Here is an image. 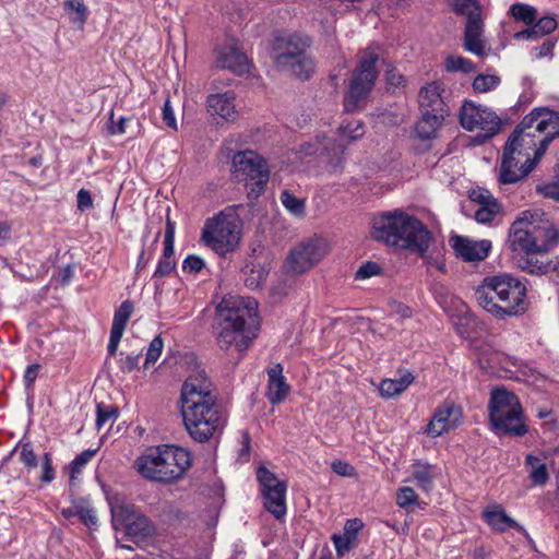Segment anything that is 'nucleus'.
Masks as SVG:
<instances>
[{"instance_id": "4", "label": "nucleus", "mask_w": 559, "mask_h": 559, "mask_svg": "<svg viewBox=\"0 0 559 559\" xmlns=\"http://www.w3.org/2000/svg\"><path fill=\"white\" fill-rule=\"evenodd\" d=\"M474 295L477 304L497 319L520 316L526 311V286L508 274L486 277L475 288Z\"/></svg>"}, {"instance_id": "51", "label": "nucleus", "mask_w": 559, "mask_h": 559, "mask_svg": "<svg viewBox=\"0 0 559 559\" xmlns=\"http://www.w3.org/2000/svg\"><path fill=\"white\" fill-rule=\"evenodd\" d=\"M205 263L202 258L195 254H189L182 262V270L188 273L197 274L202 271Z\"/></svg>"}, {"instance_id": "14", "label": "nucleus", "mask_w": 559, "mask_h": 559, "mask_svg": "<svg viewBox=\"0 0 559 559\" xmlns=\"http://www.w3.org/2000/svg\"><path fill=\"white\" fill-rule=\"evenodd\" d=\"M460 122L467 131H481L485 138L496 135L501 128V120L493 111L473 102H465L462 105Z\"/></svg>"}, {"instance_id": "18", "label": "nucleus", "mask_w": 559, "mask_h": 559, "mask_svg": "<svg viewBox=\"0 0 559 559\" xmlns=\"http://www.w3.org/2000/svg\"><path fill=\"white\" fill-rule=\"evenodd\" d=\"M462 419V409L452 401H444L436 408L431 420L427 425L428 436L436 438L447 432L451 428L460 425Z\"/></svg>"}, {"instance_id": "30", "label": "nucleus", "mask_w": 559, "mask_h": 559, "mask_svg": "<svg viewBox=\"0 0 559 559\" xmlns=\"http://www.w3.org/2000/svg\"><path fill=\"white\" fill-rule=\"evenodd\" d=\"M415 377L411 372H405L399 379H384L380 383V394L383 397H393L404 392L414 381Z\"/></svg>"}, {"instance_id": "29", "label": "nucleus", "mask_w": 559, "mask_h": 559, "mask_svg": "<svg viewBox=\"0 0 559 559\" xmlns=\"http://www.w3.org/2000/svg\"><path fill=\"white\" fill-rule=\"evenodd\" d=\"M557 27V22L551 16L540 17L536 23L521 32H518L514 37L518 40L521 39H532L536 40L543 36H546L554 32Z\"/></svg>"}, {"instance_id": "32", "label": "nucleus", "mask_w": 559, "mask_h": 559, "mask_svg": "<svg viewBox=\"0 0 559 559\" xmlns=\"http://www.w3.org/2000/svg\"><path fill=\"white\" fill-rule=\"evenodd\" d=\"M528 467V477L534 486H544L549 480V473L545 462L538 456L528 454L525 459Z\"/></svg>"}, {"instance_id": "13", "label": "nucleus", "mask_w": 559, "mask_h": 559, "mask_svg": "<svg viewBox=\"0 0 559 559\" xmlns=\"http://www.w3.org/2000/svg\"><path fill=\"white\" fill-rule=\"evenodd\" d=\"M257 479L260 484L261 493L264 498V508L277 520L283 519L287 511V486L285 481H281L274 473L264 466H260L258 468Z\"/></svg>"}, {"instance_id": "64", "label": "nucleus", "mask_w": 559, "mask_h": 559, "mask_svg": "<svg viewBox=\"0 0 559 559\" xmlns=\"http://www.w3.org/2000/svg\"><path fill=\"white\" fill-rule=\"evenodd\" d=\"M123 333L118 331H110V337L108 343V353L110 356H115L119 346V342L122 337Z\"/></svg>"}, {"instance_id": "22", "label": "nucleus", "mask_w": 559, "mask_h": 559, "mask_svg": "<svg viewBox=\"0 0 559 559\" xmlns=\"http://www.w3.org/2000/svg\"><path fill=\"white\" fill-rule=\"evenodd\" d=\"M548 253V250L536 249L520 257L518 259V265L522 271L532 275H544L556 271L559 261L552 260Z\"/></svg>"}, {"instance_id": "55", "label": "nucleus", "mask_w": 559, "mask_h": 559, "mask_svg": "<svg viewBox=\"0 0 559 559\" xmlns=\"http://www.w3.org/2000/svg\"><path fill=\"white\" fill-rule=\"evenodd\" d=\"M364 523L359 519H350L347 520L344 525V532L343 535L350 538L356 543L357 540V534L362 528Z\"/></svg>"}, {"instance_id": "61", "label": "nucleus", "mask_w": 559, "mask_h": 559, "mask_svg": "<svg viewBox=\"0 0 559 559\" xmlns=\"http://www.w3.org/2000/svg\"><path fill=\"white\" fill-rule=\"evenodd\" d=\"M331 468L340 476H352L354 472V467L352 465L341 460L334 461L331 464Z\"/></svg>"}, {"instance_id": "25", "label": "nucleus", "mask_w": 559, "mask_h": 559, "mask_svg": "<svg viewBox=\"0 0 559 559\" xmlns=\"http://www.w3.org/2000/svg\"><path fill=\"white\" fill-rule=\"evenodd\" d=\"M269 384H267V400L272 405L282 403L289 393L290 386L283 376V367L276 364L267 370Z\"/></svg>"}, {"instance_id": "21", "label": "nucleus", "mask_w": 559, "mask_h": 559, "mask_svg": "<svg viewBox=\"0 0 559 559\" xmlns=\"http://www.w3.org/2000/svg\"><path fill=\"white\" fill-rule=\"evenodd\" d=\"M215 64L219 69H227L239 75L249 69L247 56L234 44L224 45L216 49Z\"/></svg>"}, {"instance_id": "19", "label": "nucleus", "mask_w": 559, "mask_h": 559, "mask_svg": "<svg viewBox=\"0 0 559 559\" xmlns=\"http://www.w3.org/2000/svg\"><path fill=\"white\" fill-rule=\"evenodd\" d=\"M451 241L456 257L465 262L483 261L491 250V242L486 239L472 240L467 237L454 236Z\"/></svg>"}, {"instance_id": "39", "label": "nucleus", "mask_w": 559, "mask_h": 559, "mask_svg": "<svg viewBox=\"0 0 559 559\" xmlns=\"http://www.w3.org/2000/svg\"><path fill=\"white\" fill-rule=\"evenodd\" d=\"M118 418V408L115 406H106L103 403L96 405V428L100 430L106 424L112 425Z\"/></svg>"}, {"instance_id": "2", "label": "nucleus", "mask_w": 559, "mask_h": 559, "mask_svg": "<svg viewBox=\"0 0 559 559\" xmlns=\"http://www.w3.org/2000/svg\"><path fill=\"white\" fill-rule=\"evenodd\" d=\"M258 302L250 297L226 296L216 308V341L223 350H246L258 329Z\"/></svg>"}, {"instance_id": "52", "label": "nucleus", "mask_w": 559, "mask_h": 559, "mask_svg": "<svg viewBox=\"0 0 559 559\" xmlns=\"http://www.w3.org/2000/svg\"><path fill=\"white\" fill-rule=\"evenodd\" d=\"M175 270H176L175 259H167V258L160 257L153 277H159V278L166 277V276L170 275Z\"/></svg>"}, {"instance_id": "38", "label": "nucleus", "mask_w": 559, "mask_h": 559, "mask_svg": "<svg viewBox=\"0 0 559 559\" xmlns=\"http://www.w3.org/2000/svg\"><path fill=\"white\" fill-rule=\"evenodd\" d=\"M281 202L285 206V209L292 213L293 215L297 217L305 216L306 206L305 201L295 197L293 193H290L288 190H284L281 193Z\"/></svg>"}, {"instance_id": "43", "label": "nucleus", "mask_w": 559, "mask_h": 559, "mask_svg": "<svg viewBox=\"0 0 559 559\" xmlns=\"http://www.w3.org/2000/svg\"><path fill=\"white\" fill-rule=\"evenodd\" d=\"M501 207L498 201H491V204L479 206L475 212V219L478 223H490L495 216L500 212Z\"/></svg>"}, {"instance_id": "23", "label": "nucleus", "mask_w": 559, "mask_h": 559, "mask_svg": "<svg viewBox=\"0 0 559 559\" xmlns=\"http://www.w3.org/2000/svg\"><path fill=\"white\" fill-rule=\"evenodd\" d=\"M443 93L444 88L440 82L435 81L423 86L418 94L419 109L431 112H448Z\"/></svg>"}, {"instance_id": "6", "label": "nucleus", "mask_w": 559, "mask_h": 559, "mask_svg": "<svg viewBox=\"0 0 559 559\" xmlns=\"http://www.w3.org/2000/svg\"><path fill=\"white\" fill-rule=\"evenodd\" d=\"M338 139L317 135L314 141L306 142L300 146V154L305 156L319 155L329 174L343 171L346 145L360 139L364 131V123L359 120L341 124L337 129Z\"/></svg>"}, {"instance_id": "24", "label": "nucleus", "mask_w": 559, "mask_h": 559, "mask_svg": "<svg viewBox=\"0 0 559 559\" xmlns=\"http://www.w3.org/2000/svg\"><path fill=\"white\" fill-rule=\"evenodd\" d=\"M207 110L227 121H235L238 118L235 94L230 91L211 94L207 98Z\"/></svg>"}, {"instance_id": "47", "label": "nucleus", "mask_w": 559, "mask_h": 559, "mask_svg": "<svg viewBox=\"0 0 559 559\" xmlns=\"http://www.w3.org/2000/svg\"><path fill=\"white\" fill-rule=\"evenodd\" d=\"M75 514L87 526L97 524V516L93 508L83 502L75 503Z\"/></svg>"}, {"instance_id": "56", "label": "nucleus", "mask_w": 559, "mask_h": 559, "mask_svg": "<svg viewBox=\"0 0 559 559\" xmlns=\"http://www.w3.org/2000/svg\"><path fill=\"white\" fill-rule=\"evenodd\" d=\"M405 78L395 71V69H389L386 71V83L389 88H393L395 92L396 88H402L405 86Z\"/></svg>"}, {"instance_id": "44", "label": "nucleus", "mask_w": 559, "mask_h": 559, "mask_svg": "<svg viewBox=\"0 0 559 559\" xmlns=\"http://www.w3.org/2000/svg\"><path fill=\"white\" fill-rule=\"evenodd\" d=\"M174 243H175V223H173L170 221V218L168 217L167 222H166L164 250H163L162 258L174 259V254H175Z\"/></svg>"}, {"instance_id": "3", "label": "nucleus", "mask_w": 559, "mask_h": 559, "mask_svg": "<svg viewBox=\"0 0 559 559\" xmlns=\"http://www.w3.org/2000/svg\"><path fill=\"white\" fill-rule=\"evenodd\" d=\"M371 237L425 258L433 239L429 229L416 217L402 211L384 213L372 221Z\"/></svg>"}, {"instance_id": "54", "label": "nucleus", "mask_w": 559, "mask_h": 559, "mask_svg": "<svg viewBox=\"0 0 559 559\" xmlns=\"http://www.w3.org/2000/svg\"><path fill=\"white\" fill-rule=\"evenodd\" d=\"M380 273V266L376 262L368 261L356 271V280H366Z\"/></svg>"}, {"instance_id": "36", "label": "nucleus", "mask_w": 559, "mask_h": 559, "mask_svg": "<svg viewBox=\"0 0 559 559\" xmlns=\"http://www.w3.org/2000/svg\"><path fill=\"white\" fill-rule=\"evenodd\" d=\"M133 312V304L130 300H124L116 310L112 319L111 330L124 332L126 325Z\"/></svg>"}, {"instance_id": "12", "label": "nucleus", "mask_w": 559, "mask_h": 559, "mask_svg": "<svg viewBox=\"0 0 559 559\" xmlns=\"http://www.w3.org/2000/svg\"><path fill=\"white\" fill-rule=\"evenodd\" d=\"M201 239L218 254L233 251L240 239L235 216L219 212L206 219Z\"/></svg>"}, {"instance_id": "57", "label": "nucleus", "mask_w": 559, "mask_h": 559, "mask_svg": "<svg viewBox=\"0 0 559 559\" xmlns=\"http://www.w3.org/2000/svg\"><path fill=\"white\" fill-rule=\"evenodd\" d=\"M43 475H41V481L44 483H50L55 478V469L52 467V460L49 453H45L43 456Z\"/></svg>"}, {"instance_id": "50", "label": "nucleus", "mask_w": 559, "mask_h": 559, "mask_svg": "<svg viewBox=\"0 0 559 559\" xmlns=\"http://www.w3.org/2000/svg\"><path fill=\"white\" fill-rule=\"evenodd\" d=\"M95 450H86L79 454L71 463V477L74 478L75 474L81 473L82 468L92 460L95 455Z\"/></svg>"}, {"instance_id": "59", "label": "nucleus", "mask_w": 559, "mask_h": 559, "mask_svg": "<svg viewBox=\"0 0 559 559\" xmlns=\"http://www.w3.org/2000/svg\"><path fill=\"white\" fill-rule=\"evenodd\" d=\"M163 120L166 123L167 127L177 130V121L173 111V108L170 106L169 99H166L163 106Z\"/></svg>"}, {"instance_id": "40", "label": "nucleus", "mask_w": 559, "mask_h": 559, "mask_svg": "<svg viewBox=\"0 0 559 559\" xmlns=\"http://www.w3.org/2000/svg\"><path fill=\"white\" fill-rule=\"evenodd\" d=\"M485 516L489 525L497 527L500 531H504L506 528L512 527L516 524L515 521L509 518L501 509L487 511Z\"/></svg>"}, {"instance_id": "37", "label": "nucleus", "mask_w": 559, "mask_h": 559, "mask_svg": "<svg viewBox=\"0 0 559 559\" xmlns=\"http://www.w3.org/2000/svg\"><path fill=\"white\" fill-rule=\"evenodd\" d=\"M510 14L515 21L533 25L537 20V11L534 7L525 3H515L510 8Z\"/></svg>"}, {"instance_id": "41", "label": "nucleus", "mask_w": 559, "mask_h": 559, "mask_svg": "<svg viewBox=\"0 0 559 559\" xmlns=\"http://www.w3.org/2000/svg\"><path fill=\"white\" fill-rule=\"evenodd\" d=\"M500 78L492 74H479L474 79L473 88L477 93H487L500 84Z\"/></svg>"}, {"instance_id": "17", "label": "nucleus", "mask_w": 559, "mask_h": 559, "mask_svg": "<svg viewBox=\"0 0 559 559\" xmlns=\"http://www.w3.org/2000/svg\"><path fill=\"white\" fill-rule=\"evenodd\" d=\"M532 217L526 219L531 237L536 248L550 251L559 241V233L554 224L542 212H531Z\"/></svg>"}, {"instance_id": "35", "label": "nucleus", "mask_w": 559, "mask_h": 559, "mask_svg": "<svg viewBox=\"0 0 559 559\" xmlns=\"http://www.w3.org/2000/svg\"><path fill=\"white\" fill-rule=\"evenodd\" d=\"M454 12L465 15L467 21L481 19L477 0H448Z\"/></svg>"}, {"instance_id": "9", "label": "nucleus", "mask_w": 559, "mask_h": 559, "mask_svg": "<svg viewBox=\"0 0 559 559\" xmlns=\"http://www.w3.org/2000/svg\"><path fill=\"white\" fill-rule=\"evenodd\" d=\"M231 169L234 177L245 182L249 199H257L264 192L270 169L263 156L252 150L238 151L233 156Z\"/></svg>"}, {"instance_id": "15", "label": "nucleus", "mask_w": 559, "mask_h": 559, "mask_svg": "<svg viewBox=\"0 0 559 559\" xmlns=\"http://www.w3.org/2000/svg\"><path fill=\"white\" fill-rule=\"evenodd\" d=\"M326 252L328 246L324 240L308 239L290 251L286 260V267L295 274H301L319 263Z\"/></svg>"}, {"instance_id": "62", "label": "nucleus", "mask_w": 559, "mask_h": 559, "mask_svg": "<svg viewBox=\"0 0 559 559\" xmlns=\"http://www.w3.org/2000/svg\"><path fill=\"white\" fill-rule=\"evenodd\" d=\"M140 355H128L120 362V369L122 372H132L139 366Z\"/></svg>"}, {"instance_id": "31", "label": "nucleus", "mask_w": 559, "mask_h": 559, "mask_svg": "<svg viewBox=\"0 0 559 559\" xmlns=\"http://www.w3.org/2000/svg\"><path fill=\"white\" fill-rule=\"evenodd\" d=\"M127 535L132 538H144L155 533L154 524L142 513H136L126 526Z\"/></svg>"}, {"instance_id": "26", "label": "nucleus", "mask_w": 559, "mask_h": 559, "mask_svg": "<svg viewBox=\"0 0 559 559\" xmlns=\"http://www.w3.org/2000/svg\"><path fill=\"white\" fill-rule=\"evenodd\" d=\"M421 117L416 123V133L421 140H429L437 135L448 112L420 110Z\"/></svg>"}, {"instance_id": "10", "label": "nucleus", "mask_w": 559, "mask_h": 559, "mask_svg": "<svg viewBox=\"0 0 559 559\" xmlns=\"http://www.w3.org/2000/svg\"><path fill=\"white\" fill-rule=\"evenodd\" d=\"M379 55L371 48H367L354 70L348 92L344 97V109L353 112L360 107L372 91L377 76V62Z\"/></svg>"}, {"instance_id": "33", "label": "nucleus", "mask_w": 559, "mask_h": 559, "mask_svg": "<svg viewBox=\"0 0 559 559\" xmlns=\"http://www.w3.org/2000/svg\"><path fill=\"white\" fill-rule=\"evenodd\" d=\"M243 272L247 275L245 284L250 289L261 288L269 275V270L260 264H252L251 266L247 264Z\"/></svg>"}, {"instance_id": "8", "label": "nucleus", "mask_w": 559, "mask_h": 559, "mask_svg": "<svg viewBox=\"0 0 559 559\" xmlns=\"http://www.w3.org/2000/svg\"><path fill=\"white\" fill-rule=\"evenodd\" d=\"M489 418L497 435L521 437L527 431L522 420V408L518 397L504 389L491 392Z\"/></svg>"}, {"instance_id": "48", "label": "nucleus", "mask_w": 559, "mask_h": 559, "mask_svg": "<svg viewBox=\"0 0 559 559\" xmlns=\"http://www.w3.org/2000/svg\"><path fill=\"white\" fill-rule=\"evenodd\" d=\"M418 495L411 487H402L396 493V503L400 508L406 509L411 504L417 503Z\"/></svg>"}, {"instance_id": "45", "label": "nucleus", "mask_w": 559, "mask_h": 559, "mask_svg": "<svg viewBox=\"0 0 559 559\" xmlns=\"http://www.w3.org/2000/svg\"><path fill=\"white\" fill-rule=\"evenodd\" d=\"M164 348V341L160 336H155L147 348L146 358L144 362V367L148 368L151 365H154L159 358Z\"/></svg>"}, {"instance_id": "46", "label": "nucleus", "mask_w": 559, "mask_h": 559, "mask_svg": "<svg viewBox=\"0 0 559 559\" xmlns=\"http://www.w3.org/2000/svg\"><path fill=\"white\" fill-rule=\"evenodd\" d=\"M64 8L70 11H74L75 15L71 17L73 23H78L83 26L86 21V7L81 0H67Z\"/></svg>"}, {"instance_id": "49", "label": "nucleus", "mask_w": 559, "mask_h": 559, "mask_svg": "<svg viewBox=\"0 0 559 559\" xmlns=\"http://www.w3.org/2000/svg\"><path fill=\"white\" fill-rule=\"evenodd\" d=\"M332 540L338 557L344 556L346 552L355 548L357 545V543L344 536L343 534L333 535Z\"/></svg>"}, {"instance_id": "60", "label": "nucleus", "mask_w": 559, "mask_h": 559, "mask_svg": "<svg viewBox=\"0 0 559 559\" xmlns=\"http://www.w3.org/2000/svg\"><path fill=\"white\" fill-rule=\"evenodd\" d=\"M76 199H78V209L80 211H86L93 206L92 195L85 189H81L78 192Z\"/></svg>"}, {"instance_id": "20", "label": "nucleus", "mask_w": 559, "mask_h": 559, "mask_svg": "<svg viewBox=\"0 0 559 559\" xmlns=\"http://www.w3.org/2000/svg\"><path fill=\"white\" fill-rule=\"evenodd\" d=\"M531 217V211H525L512 223L509 233V245L513 252L527 254L537 249L528 228H526V219Z\"/></svg>"}, {"instance_id": "5", "label": "nucleus", "mask_w": 559, "mask_h": 559, "mask_svg": "<svg viewBox=\"0 0 559 559\" xmlns=\"http://www.w3.org/2000/svg\"><path fill=\"white\" fill-rule=\"evenodd\" d=\"M190 466V452L173 444L148 448L135 461V468L144 478L159 483L181 478Z\"/></svg>"}, {"instance_id": "1", "label": "nucleus", "mask_w": 559, "mask_h": 559, "mask_svg": "<svg viewBox=\"0 0 559 559\" xmlns=\"http://www.w3.org/2000/svg\"><path fill=\"white\" fill-rule=\"evenodd\" d=\"M559 135V112L546 107L534 108L515 127L502 154L499 182L515 183L524 179Z\"/></svg>"}, {"instance_id": "58", "label": "nucleus", "mask_w": 559, "mask_h": 559, "mask_svg": "<svg viewBox=\"0 0 559 559\" xmlns=\"http://www.w3.org/2000/svg\"><path fill=\"white\" fill-rule=\"evenodd\" d=\"M471 199L477 202L479 206L489 205L491 201H498L485 189L474 190L471 194Z\"/></svg>"}, {"instance_id": "16", "label": "nucleus", "mask_w": 559, "mask_h": 559, "mask_svg": "<svg viewBox=\"0 0 559 559\" xmlns=\"http://www.w3.org/2000/svg\"><path fill=\"white\" fill-rule=\"evenodd\" d=\"M212 381L207 378L204 370H197L190 374L182 384L180 402L182 404H192L199 402L216 401Z\"/></svg>"}, {"instance_id": "34", "label": "nucleus", "mask_w": 559, "mask_h": 559, "mask_svg": "<svg viewBox=\"0 0 559 559\" xmlns=\"http://www.w3.org/2000/svg\"><path fill=\"white\" fill-rule=\"evenodd\" d=\"M138 513L135 507L129 503H116L111 507L112 524L118 526H127L133 516Z\"/></svg>"}, {"instance_id": "53", "label": "nucleus", "mask_w": 559, "mask_h": 559, "mask_svg": "<svg viewBox=\"0 0 559 559\" xmlns=\"http://www.w3.org/2000/svg\"><path fill=\"white\" fill-rule=\"evenodd\" d=\"M20 460L27 468H35L38 465L37 456L31 443H24L21 448Z\"/></svg>"}, {"instance_id": "63", "label": "nucleus", "mask_w": 559, "mask_h": 559, "mask_svg": "<svg viewBox=\"0 0 559 559\" xmlns=\"http://www.w3.org/2000/svg\"><path fill=\"white\" fill-rule=\"evenodd\" d=\"M39 365H31L24 372V383L26 388H31L38 376Z\"/></svg>"}, {"instance_id": "11", "label": "nucleus", "mask_w": 559, "mask_h": 559, "mask_svg": "<svg viewBox=\"0 0 559 559\" xmlns=\"http://www.w3.org/2000/svg\"><path fill=\"white\" fill-rule=\"evenodd\" d=\"M309 45L308 39L296 36L289 37L285 41L283 51L275 56L276 68L300 80L310 79L317 64L307 51Z\"/></svg>"}, {"instance_id": "42", "label": "nucleus", "mask_w": 559, "mask_h": 559, "mask_svg": "<svg viewBox=\"0 0 559 559\" xmlns=\"http://www.w3.org/2000/svg\"><path fill=\"white\" fill-rule=\"evenodd\" d=\"M445 69L450 72L461 71L469 73L474 71V66L471 60L461 56H449L445 59Z\"/></svg>"}, {"instance_id": "28", "label": "nucleus", "mask_w": 559, "mask_h": 559, "mask_svg": "<svg viewBox=\"0 0 559 559\" xmlns=\"http://www.w3.org/2000/svg\"><path fill=\"white\" fill-rule=\"evenodd\" d=\"M412 475L417 486L428 492L432 489L438 468L427 462L417 461L412 465Z\"/></svg>"}, {"instance_id": "7", "label": "nucleus", "mask_w": 559, "mask_h": 559, "mask_svg": "<svg viewBox=\"0 0 559 559\" xmlns=\"http://www.w3.org/2000/svg\"><path fill=\"white\" fill-rule=\"evenodd\" d=\"M181 416L189 436L197 442L204 443L221 433L225 419L216 401L181 405Z\"/></svg>"}, {"instance_id": "27", "label": "nucleus", "mask_w": 559, "mask_h": 559, "mask_svg": "<svg viewBox=\"0 0 559 559\" xmlns=\"http://www.w3.org/2000/svg\"><path fill=\"white\" fill-rule=\"evenodd\" d=\"M483 35V21L481 19L473 17L472 21H467L465 33H464V47L466 50L477 55H484V41Z\"/></svg>"}]
</instances>
